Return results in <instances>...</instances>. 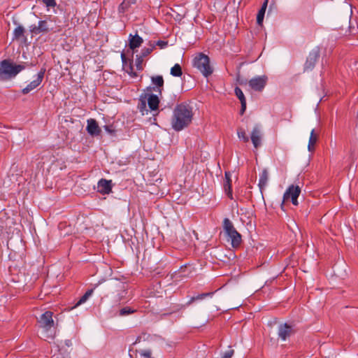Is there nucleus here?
<instances>
[{
  "label": "nucleus",
  "instance_id": "obj_1",
  "mask_svg": "<svg viewBox=\"0 0 358 358\" xmlns=\"http://www.w3.org/2000/svg\"><path fill=\"white\" fill-rule=\"evenodd\" d=\"M193 117L192 108L185 103H180L173 110L171 124L176 131H180L189 126Z\"/></svg>",
  "mask_w": 358,
  "mask_h": 358
},
{
  "label": "nucleus",
  "instance_id": "obj_2",
  "mask_svg": "<svg viewBox=\"0 0 358 358\" xmlns=\"http://www.w3.org/2000/svg\"><path fill=\"white\" fill-rule=\"evenodd\" d=\"M25 66L15 64L9 59L0 62V81H5L15 78Z\"/></svg>",
  "mask_w": 358,
  "mask_h": 358
},
{
  "label": "nucleus",
  "instance_id": "obj_3",
  "mask_svg": "<svg viewBox=\"0 0 358 358\" xmlns=\"http://www.w3.org/2000/svg\"><path fill=\"white\" fill-rule=\"evenodd\" d=\"M52 312L46 311L38 319L39 327L41 328L45 334V339H53L55 335V322L52 319Z\"/></svg>",
  "mask_w": 358,
  "mask_h": 358
},
{
  "label": "nucleus",
  "instance_id": "obj_4",
  "mask_svg": "<svg viewBox=\"0 0 358 358\" xmlns=\"http://www.w3.org/2000/svg\"><path fill=\"white\" fill-rule=\"evenodd\" d=\"M128 285L119 280H112L106 284V288L114 295L115 301L119 302L127 299Z\"/></svg>",
  "mask_w": 358,
  "mask_h": 358
},
{
  "label": "nucleus",
  "instance_id": "obj_5",
  "mask_svg": "<svg viewBox=\"0 0 358 358\" xmlns=\"http://www.w3.org/2000/svg\"><path fill=\"white\" fill-rule=\"evenodd\" d=\"M194 66L199 70L205 77H208L213 73V68L210 65V59L203 53H200L194 58Z\"/></svg>",
  "mask_w": 358,
  "mask_h": 358
},
{
  "label": "nucleus",
  "instance_id": "obj_6",
  "mask_svg": "<svg viewBox=\"0 0 358 358\" xmlns=\"http://www.w3.org/2000/svg\"><path fill=\"white\" fill-rule=\"evenodd\" d=\"M223 228L227 236L231 240V245L234 248H238L241 243V235L234 228L233 223L229 218H224L223 221Z\"/></svg>",
  "mask_w": 358,
  "mask_h": 358
},
{
  "label": "nucleus",
  "instance_id": "obj_7",
  "mask_svg": "<svg viewBox=\"0 0 358 358\" xmlns=\"http://www.w3.org/2000/svg\"><path fill=\"white\" fill-rule=\"evenodd\" d=\"M301 194V188L298 185H292L289 186L283 195V201L281 205V208H283L284 202L291 199L293 205L298 206V197Z\"/></svg>",
  "mask_w": 358,
  "mask_h": 358
},
{
  "label": "nucleus",
  "instance_id": "obj_8",
  "mask_svg": "<svg viewBox=\"0 0 358 358\" xmlns=\"http://www.w3.org/2000/svg\"><path fill=\"white\" fill-rule=\"evenodd\" d=\"M268 81L266 76H261L252 78L248 82L249 86L255 91L261 92L265 87Z\"/></svg>",
  "mask_w": 358,
  "mask_h": 358
},
{
  "label": "nucleus",
  "instance_id": "obj_9",
  "mask_svg": "<svg viewBox=\"0 0 358 358\" xmlns=\"http://www.w3.org/2000/svg\"><path fill=\"white\" fill-rule=\"evenodd\" d=\"M319 57L320 50L317 48L310 51L304 64V71H310L313 70Z\"/></svg>",
  "mask_w": 358,
  "mask_h": 358
},
{
  "label": "nucleus",
  "instance_id": "obj_10",
  "mask_svg": "<svg viewBox=\"0 0 358 358\" xmlns=\"http://www.w3.org/2000/svg\"><path fill=\"white\" fill-rule=\"evenodd\" d=\"M295 330L293 328V326L287 324H280L278 326V334L279 338L282 341H286L292 335L294 334Z\"/></svg>",
  "mask_w": 358,
  "mask_h": 358
},
{
  "label": "nucleus",
  "instance_id": "obj_11",
  "mask_svg": "<svg viewBox=\"0 0 358 358\" xmlns=\"http://www.w3.org/2000/svg\"><path fill=\"white\" fill-rule=\"evenodd\" d=\"M113 183L111 180L101 178L97 183V192L101 194H108L112 192Z\"/></svg>",
  "mask_w": 358,
  "mask_h": 358
},
{
  "label": "nucleus",
  "instance_id": "obj_12",
  "mask_svg": "<svg viewBox=\"0 0 358 358\" xmlns=\"http://www.w3.org/2000/svg\"><path fill=\"white\" fill-rule=\"evenodd\" d=\"M51 29L47 20H41L39 21L38 25H31L30 27V31L34 34H39L41 33H47Z\"/></svg>",
  "mask_w": 358,
  "mask_h": 358
},
{
  "label": "nucleus",
  "instance_id": "obj_13",
  "mask_svg": "<svg viewBox=\"0 0 358 358\" xmlns=\"http://www.w3.org/2000/svg\"><path fill=\"white\" fill-rule=\"evenodd\" d=\"M44 76V71H41L36 76V79L31 82L26 87L22 90L24 94H28L35 88H36L42 82Z\"/></svg>",
  "mask_w": 358,
  "mask_h": 358
},
{
  "label": "nucleus",
  "instance_id": "obj_14",
  "mask_svg": "<svg viewBox=\"0 0 358 358\" xmlns=\"http://www.w3.org/2000/svg\"><path fill=\"white\" fill-rule=\"evenodd\" d=\"M224 189L227 196L233 199L232 189H231V173L229 171H226L224 173Z\"/></svg>",
  "mask_w": 358,
  "mask_h": 358
},
{
  "label": "nucleus",
  "instance_id": "obj_15",
  "mask_svg": "<svg viewBox=\"0 0 358 358\" xmlns=\"http://www.w3.org/2000/svg\"><path fill=\"white\" fill-rule=\"evenodd\" d=\"M87 131L90 134H99L101 129L94 119L87 120Z\"/></svg>",
  "mask_w": 358,
  "mask_h": 358
},
{
  "label": "nucleus",
  "instance_id": "obj_16",
  "mask_svg": "<svg viewBox=\"0 0 358 358\" xmlns=\"http://www.w3.org/2000/svg\"><path fill=\"white\" fill-rule=\"evenodd\" d=\"M143 38L139 36L138 34L133 36L132 34L129 35V48L131 50H134L136 48H138L143 43Z\"/></svg>",
  "mask_w": 358,
  "mask_h": 358
},
{
  "label": "nucleus",
  "instance_id": "obj_17",
  "mask_svg": "<svg viewBox=\"0 0 358 358\" xmlns=\"http://www.w3.org/2000/svg\"><path fill=\"white\" fill-rule=\"evenodd\" d=\"M235 94L240 100L241 103V113H243L246 108V99L244 96V94L241 88L236 87L235 88Z\"/></svg>",
  "mask_w": 358,
  "mask_h": 358
},
{
  "label": "nucleus",
  "instance_id": "obj_18",
  "mask_svg": "<svg viewBox=\"0 0 358 358\" xmlns=\"http://www.w3.org/2000/svg\"><path fill=\"white\" fill-rule=\"evenodd\" d=\"M268 0H265V1L262 4L260 10H259V12L257 13V23L259 25H262V24L263 20H264V17L265 12H266V8H267V5H268Z\"/></svg>",
  "mask_w": 358,
  "mask_h": 358
},
{
  "label": "nucleus",
  "instance_id": "obj_19",
  "mask_svg": "<svg viewBox=\"0 0 358 358\" xmlns=\"http://www.w3.org/2000/svg\"><path fill=\"white\" fill-rule=\"evenodd\" d=\"M159 103V101L157 95L150 94L148 96V103L151 110H157L158 108Z\"/></svg>",
  "mask_w": 358,
  "mask_h": 358
},
{
  "label": "nucleus",
  "instance_id": "obj_20",
  "mask_svg": "<svg viewBox=\"0 0 358 358\" xmlns=\"http://www.w3.org/2000/svg\"><path fill=\"white\" fill-rule=\"evenodd\" d=\"M268 175L266 170H264L260 176L259 180V186L261 189L264 188L268 182Z\"/></svg>",
  "mask_w": 358,
  "mask_h": 358
},
{
  "label": "nucleus",
  "instance_id": "obj_21",
  "mask_svg": "<svg viewBox=\"0 0 358 358\" xmlns=\"http://www.w3.org/2000/svg\"><path fill=\"white\" fill-rule=\"evenodd\" d=\"M94 292V289L87 290L85 294L78 300V301L74 306V308L84 303L87 300L92 296Z\"/></svg>",
  "mask_w": 358,
  "mask_h": 358
},
{
  "label": "nucleus",
  "instance_id": "obj_22",
  "mask_svg": "<svg viewBox=\"0 0 358 358\" xmlns=\"http://www.w3.org/2000/svg\"><path fill=\"white\" fill-rule=\"evenodd\" d=\"M250 140L255 149H258L262 145V136H250Z\"/></svg>",
  "mask_w": 358,
  "mask_h": 358
},
{
  "label": "nucleus",
  "instance_id": "obj_23",
  "mask_svg": "<svg viewBox=\"0 0 358 358\" xmlns=\"http://www.w3.org/2000/svg\"><path fill=\"white\" fill-rule=\"evenodd\" d=\"M213 294V292H208V293H203V294H199L196 296H193L187 302V305L189 306V305L192 304L195 301L203 299L205 297H206L208 296H212Z\"/></svg>",
  "mask_w": 358,
  "mask_h": 358
},
{
  "label": "nucleus",
  "instance_id": "obj_24",
  "mask_svg": "<svg viewBox=\"0 0 358 358\" xmlns=\"http://www.w3.org/2000/svg\"><path fill=\"white\" fill-rule=\"evenodd\" d=\"M151 80L152 84L158 87H162L164 85V79L162 76H152Z\"/></svg>",
  "mask_w": 358,
  "mask_h": 358
},
{
  "label": "nucleus",
  "instance_id": "obj_25",
  "mask_svg": "<svg viewBox=\"0 0 358 358\" xmlns=\"http://www.w3.org/2000/svg\"><path fill=\"white\" fill-rule=\"evenodd\" d=\"M182 69L180 64H176L171 69V74L173 76L179 77L182 75Z\"/></svg>",
  "mask_w": 358,
  "mask_h": 358
},
{
  "label": "nucleus",
  "instance_id": "obj_26",
  "mask_svg": "<svg viewBox=\"0 0 358 358\" xmlns=\"http://www.w3.org/2000/svg\"><path fill=\"white\" fill-rule=\"evenodd\" d=\"M317 141H318V136H310L308 145V150L310 152H313L314 150L315 145L316 144Z\"/></svg>",
  "mask_w": 358,
  "mask_h": 358
},
{
  "label": "nucleus",
  "instance_id": "obj_27",
  "mask_svg": "<svg viewBox=\"0 0 358 358\" xmlns=\"http://www.w3.org/2000/svg\"><path fill=\"white\" fill-rule=\"evenodd\" d=\"M136 0H124L119 7L121 12H124L131 4L135 3Z\"/></svg>",
  "mask_w": 358,
  "mask_h": 358
},
{
  "label": "nucleus",
  "instance_id": "obj_28",
  "mask_svg": "<svg viewBox=\"0 0 358 358\" xmlns=\"http://www.w3.org/2000/svg\"><path fill=\"white\" fill-rule=\"evenodd\" d=\"M24 33V29L22 26H18L17 27L13 32L14 38L15 39H20L22 36H23Z\"/></svg>",
  "mask_w": 358,
  "mask_h": 358
},
{
  "label": "nucleus",
  "instance_id": "obj_29",
  "mask_svg": "<svg viewBox=\"0 0 358 358\" xmlns=\"http://www.w3.org/2000/svg\"><path fill=\"white\" fill-rule=\"evenodd\" d=\"M155 48V44L150 43V47L149 48H144L141 51V55L143 57H145L148 55H150L153 49Z\"/></svg>",
  "mask_w": 358,
  "mask_h": 358
},
{
  "label": "nucleus",
  "instance_id": "obj_30",
  "mask_svg": "<svg viewBox=\"0 0 358 358\" xmlns=\"http://www.w3.org/2000/svg\"><path fill=\"white\" fill-rule=\"evenodd\" d=\"M134 313V310L131 309L129 307H124L120 310V316H125L129 314H131Z\"/></svg>",
  "mask_w": 358,
  "mask_h": 358
},
{
  "label": "nucleus",
  "instance_id": "obj_31",
  "mask_svg": "<svg viewBox=\"0 0 358 358\" xmlns=\"http://www.w3.org/2000/svg\"><path fill=\"white\" fill-rule=\"evenodd\" d=\"M143 58L142 56H138L137 55V57L136 59V69L138 71H141L143 69Z\"/></svg>",
  "mask_w": 358,
  "mask_h": 358
},
{
  "label": "nucleus",
  "instance_id": "obj_32",
  "mask_svg": "<svg viewBox=\"0 0 358 358\" xmlns=\"http://www.w3.org/2000/svg\"><path fill=\"white\" fill-rule=\"evenodd\" d=\"M140 355L144 358H151L152 352L150 350H144L140 351Z\"/></svg>",
  "mask_w": 358,
  "mask_h": 358
},
{
  "label": "nucleus",
  "instance_id": "obj_33",
  "mask_svg": "<svg viewBox=\"0 0 358 358\" xmlns=\"http://www.w3.org/2000/svg\"><path fill=\"white\" fill-rule=\"evenodd\" d=\"M234 353V350L227 351L221 358H231Z\"/></svg>",
  "mask_w": 358,
  "mask_h": 358
},
{
  "label": "nucleus",
  "instance_id": "obj_34",
  "mask_svg": "<svg viewBox=\"0 0 358 358\" xmlns=\"http://www.w3.org/2000/svg\"><path fill=\"white\" fill-rule=\"evenodd\" d=\"M42 1L48 7L55 6V0H42Z\"/></svg>",
  "mask_w": 358,
  "mask_h": 358
},
{
  "label": "nucleus",
  "instance_id": "obj_35",
  "mask_svg": "<svg viewBox=\"0 0 358 358\" xmlns=\"http://www.w3.org/2000/svg\"><path fill=\"white\" fill-rule=\"evenodd\" d=\"M156 45H159L161 48H164L168 45V42L164 41H158L156 43Z\"/></svg>",
  "mask_w": 358,
  "mask_h": 358
},
{
  "label": "nucleus",
  "instance_id": "obj_36",
  "mask_svg": "<svg viewBox=\"0 0 358 358\" xmlns=\"http://www.w3.org/2000/svg\"><path fill=\"white\" fill-rule=\"evenodd\" d=\"M241 141L247 143L250 140V136H238Z\"/></svg>",
  "mask_w": 358,
  "mask_h": 358
},
{
  "label": "nucleus",
  "instance_id": "obj_37",
  "mask_svg": "<svg viewBox=\"0 0 358 358\" xmlns=\"http://www.w3.org/2000/svg\"><path fill=\"white\" fill-rule=\"evenodd\" d=\"M113 127L112 126H110V125H105L104 126V128H105V130L106 132L108 133H113V129L112 128Z\"/></svg>",
  "mask_w": 358,
  "mask_h": 358
},
{
  "label": "nucleus",
  "instance_id": "obj_38",
  "mask_svg": "<svg viewBox=\"0 0 358 358\" xmlns=\"http://www.w3.org/2000/svg\"><path fill=\"white\" fill-rule=\"evenodd\" d=\"M261 132V129L259 127H255L251 134H259Z\"/></svg>",
  "mask_w": 358,
  "mask_h": 358
},
{
  "label": "nucleus",
  "instance_id": "obj_39",
  "mask_svg": "<svg viewBox=\"0 0 358 358\" xmlns=\"http://www.w3.org/2000/svg\"><path fill=\"white\" fill-rule=\"evenodd\" d=\"M140 336H142V339L143 340L148 339L150 337V335L147 334L146 333H142Z\"/></svg>",
  "mask_w": 358,
  "mask_h": 358
},
{
  "label": "nucleus",
  "instance_id": "obj_40",
  "mask_svg": "<svg viewBox=\"0 0 358 358\" xmlns=\"http://www.w3.org/2000/svg\"><path fill=\"white\" fill-rule=\"evenodd\" d=\"M141 340H142V336H138L136 338V339L135 342L134 343V344L135 345V344H136L138 343H140Z\"/></svg>",
  "mask_w": 358,
  "mask_h": 358
},
{
  "label": "nucleus",
  "instance_id": "obj_41",
  "mask_svg": "<svg viewBox=\"0 0 358 358\" xmlns=\"http://www.w3.org/2000/svg\"><path fill=\"white\" fill-rule=\"evenodd\" d=\"M318 131H316L314 129H313L311 131H310V134L311 135H313V134H316V133H317Z\"/></svg>",
  "mask_w": 358,
  "mask_h": 358
},
{
  "label": "nucleus",
  "instance_id": "obj_42",
  "mask_svg": "<svg viewBox=\"0 0 358 358\" xmlns=\"http://www.w3.org/2000/svg\"><path fill=\"white\" fill-rule=\"evenodd\" d=\"M141 102H142V108L145 107V101H142Z\"/></svg>",
  "mask_w": 358,
  "mask_h": 358
},
{
  "label": "nucleus",
  "instance_id": "obj_43",
  "mask_svg": "<svg viewBox=\"0 0 358 358\" xmlns=\"http://www.w3.org/2000/svg\"><path fill=\"white\" fill-rule=\"evenodd\" d=\"M0 133H1V134H6V133H7V132H6V131H0Z\"/></svg>",
  "mask_w": 358,
  "mask_h": 358
},
{
  "label": "nucleus",
  "instance_id": "obj_44",
  "mask_svg": "<svg viewBox=\"0 0 358 358\" xmlns=\"http://www.w3.org/2000/svg\"><path fill=\"white\" fill-rule=\"evenodd\" d=\"M357 116H358V113H357Z\"/></svg>",
  "mask_w": 358,
  "mask_h": 358
}]
</instances>
